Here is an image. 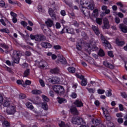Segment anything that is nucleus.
I'll list each match as a JSON object with an SVG mask.
<instances>
[{"instance_id":"nucleus-1","label":"nucleus","mask_w":127,"mask_h":127,"mask_svg":"<svg viewBox=\"0 0 127 127\" xmlns=\"http://www.w3.org/2000/svg\"><path fill=\"white\" fill-rule=\"evenodd\" d=\"M79 8L85 16L92 19L91 14L90 13V10L89 9H90V10L94 9V2H93V0H81Z\"/></svg>"},{"instance_id":"nucleus-2","label":"nucleus","mask_w":127,"mask_h":127,"mask_svg":"<svg viewBox=\"0 0 127 127\" xmlns=\"http://www.w3.org/2000/svg\"><path fill=\"white\" fill-rule=\"evenodd\" d=\"M96 41L94 39H92L89 43H84V49L88 54H90L92 51L97 50L98 48L96 47Z\"/></svg>"},{"instance_id":"nucleus-3","label":"nucleus","mask_w":127,"mask_h":127,"mask_svg":"<svg viewBox=\"0 0 127 127\" xmlns=\"http://www.w3.org/2000/svg\"><path fill=\"white\" fill-rule=\"evenodd\" d=\"M4 99H7V101L8 102V105L7 106H4L7 107V115H14V114L16 112V109H15V106L11 105L10 104V99L8 98L5 97Z\"/></svg>"},{"instance_id":"nucleus-4","label":"nucleus","mask_w":127,"mask_h":127,"mask_svg":"<svg viewBox=\"0 0 127 127\" xmlns=\"http://www.w3.org/2000/svg\"><path fill=\"white\" fill-rule=\"evenodd\" d=\"M33 104H35L37 106H40L41 105L42 109H43L44 111H47L48 110V105L46 102L42 103H39V97H37L34 99L29 100Z\"/></svg>"},{"instance_id":"nucleus-5","label":"nucleus","mask_w":127,"mask_h":127,"mask_svg":"<svg viewBox=\"0 0 127 127\" xmlns=\"http://www.w3.org/2000/svg\"><path fill=\"white\" fill-rule=\"evenodd\" d=\"M92 123L93 125H96V126H98V127H106L105 125L103 124H101V120L98 119H92ZM108 127H115L114 126V123L112 122H110L107 124Z\"/></svg>"},{"instance_id":"nucleus-6","label":"nucleus","mask_w":127,"mask_h":127,"mask_svg":"<svg viewBox=\"0 0 127 127\" xmlns=\"http://www.w3.org/2000/svg\"><path fill=\"white\" fill-rule=\"evenodd\" d=\"M53 89L57 94H59L60 95H63L65 92V89L64 87L61 85H55L53 86Z\"/></svg>"},{"instance_id":"nucleus-7","label":"nucleus","mask_w":127,"mask_h":127,"mask_svg":"<svg viewBox=\"0 0 127 127\" xmlns=\"http://www.w3.org/2000/svg\"><path fill=\"white\" fill-rule=\"evenodd\" d=\"M71 123L74 125H77L78 126L80 125H83V124H85V121L83 120V119L78 117H73L71 120Z\"/></svg>"},{"instance_id":"nucleus-8","label":"nucleus","mask_w":127,"mask_h":127,"mask_svg":"<svg viewBox=\"0 0 127 127\" xmlns=\"http://www.w3.org/2000/svg\"><path fill=\"white\" fill-rule=\"evenodd\" d=\"M101 39L102 41H103L102 42L103 45L105 46L106 49H112V46L111 45V44L106 40L105 37H104L102 34H101Z\"/></svg>"},{"instance_id":"nucleus-9","label":"nucleus","mask_w":127,"mask_h":127,"mask_svg":"<svg viewBox=\"0 0 127 127\" xmlns=\"http://www.w3.org/2000/svg\"><path fill=\"white\" fill-rule=\"evenodd\" d=\"M75 76L77 78H78V79L82 80L81 82V86H87L88 82H87V79L85 78L84 76L82 75V74H79L78 73H76Z\"/></svg>"},{"instance_id":"nucleus-10","label":"nucleus","mask_w":127,"mask_h":127,"mask_svg":"<svg viewBox=\"0 0 127 127\" xmlns=\"http://www.w3.org/2000/svg\"><path fill=\"white\" fill-rule=\"evenodd\" d=\"M30 37L32 40H35L36 41H41L43 40L44 38V36L39 34V35H30Z\"/></svg>"},{"instance_id":"nucleus-11","label":"nucleus","mask_w":127,"mask_h":127,"mask_svg":"<svg viewBox=\"0 0 127 127\" xmlns=\"http://www.w3.org/2000/svg\"><path fill=\"white\" fill-rule=\"evenodd\" d=\"M69 33L70 34H73L74 33V29L72 28H69L68 27H64L61 31V34L63 33Z\"/></svg>"},{"instance_id":"nucleus-12","label":"nucleus","mask_w":127,"mask_h":127,"mask_svg":"<svg viewBox=\"0 0 127 127\" xmlns=\"http://www.w3.org/2000/svg\"><path fill=\"white\" fill-rule=\"evenodd\" d=\"M7 101V98H3V97L0 95V107H1V106L7 107V106H8V101Z\"/></svg>"},{"instance_id":"nucleus-13","label":"nucleus","mask_w":127,"mask_h":127,"mask_svg":"<svg viewBox=\"0 0 127 127\" xmlns=\"http://www.w3.org/2000/svg\"><path fill=\"white\" fill-rule=\"evenodd\" d=\"M33 112L34 113H35V114H38L36 115V118L37 119V120H39V121H41V122H44V119H43V118H42V117H44V116H45V114H42V112H38L36 111V110L34 109Z\"/></svg>"},{"instance_id":"nucleus-14","label":"nucleus","mask_w":127,"mask_h":127,"mask_svg":"<svg viewBox=\"0 0 127 127\" xmlns=\"http://www.w3.org/2000/svg\"><path fill=\"white\" fill-rule=\"evenodd\" d=\"M102 110L106 120H107V121H110V120H111V116H110V114H109L108 110L104 107L102 108Z\"/></svg>"},{"instance_id":"nucleus-15","label":"nucleus","mask_w":127,"mask_h":127,"mask_svg":"<svg viewBox=\"0 0 127 127\" xmlns=\"http://www.w3.org/2000/svg\"><path fill=\"white\" fill-rule=\"evenodd\" d=\"M60 81H61V79L58 77H53L52 78L49 79V82L53 84H58Z\"/></svg>"},{"instance_id":"nucleus-16","label":"nucleus","mask_w":127,"mask_h":127,"mask_svg":"<svg viewBox=\"0 0 127 127\" xmlns=\"http://www.w3.org/2000/svg\"><path fill=\"white\" fill-rule=\"evenodd\" d=\"M58 60L59 62L62 63V64H67V61H66V59L63 57V56L61 54L58 55Z\"/></svg>"},{"instance_id":"nucleus-17","label":"nucleus","mask_w":127,"mask_h":127,"mask_svg":"<svg viewBox=\"0 0 127 127\" xmlns=\"http://www.w3.org/2000/svg\"><path fill=\"white\" fill-rule=\"evenodd\" d=\"M49 14L50 15L51 17H52V19H56V14L55 13L54 10L52 8H49Z\"/></svg>"},{"instance_id":"nucleus-18","label":"nucleus","mask_w":127,"mask_h":127,"mask_svg":"<svg viewBox=\"0 0 127 127\" xmlns=\"http://www.w3.org/2000/svg\"><path fill=\"white\" fill-rule=\"evenodd\" d=\"M13 54L14 55H16L17 58H15L13 59V61L14 63H16L17 64H18L19 63V52L16 51H13Z\"/></svg>"},{"instance_id":"nucleus-19","label":"nucleus","mask_w":127,"mask_h":127,"mask_svg":"<svg viewBox=\"0 0 127 127\" xmlns=\"http://www.w3.org/2000/svg\"><path fill=\"white\" fill-rule=\"evenodd\" d=\"M103 22L104 25V26L103 27V29H105V28L109 29V28H110V23H109V20H108L107 18H104Z\"/></svg>"},{"instance_id":"nucleus-20","label":"nucleus","mask_w":127,"mask_h":127,"mask_svg":"<svg viewBox=\"0 0 127 127\" xmlns=\"http://www.w3.org/2000/svg\"><path fill=\"white\" fill-rule=\"evenodd\" d=\"M103 64L105 67H107V68H109L110 69H114L115 65L112 64H110V63L107 61H105L103 62Z\"/></svg>"},{"instance_id":"nucleus-21","label":"nucleus","mask_w":127,"mask_h":127,"mask_svg":"<svg viewBox=\"0 0 127 127\" xmlns=\"http://www.w3.org/2000/svg\"><path fill=\"white\" fill-rule=\"evenodd\" d=\"M119 28L121 29L122 32L124 33H127V26H125L124 24H120L119 25Z\"/></svg>"},{"instance_id":"nucleus-22","label":"nucleus","mask_w":127,"mask_h":127,"mask_svg":"<svg viewBox=\"0 0 127 127\" xmlns=\"http://www.w3.org/2000/svg\"><path fill=\"white\" fill-rule=\"evenodd\" d=\"M41 45L44 48H51V47H52V45H51V44L45 42H42Z\"/></svg>"},{"instance_id":"nucleus-23","label":"nucleus","mask_w":127,"mask_h":127,"mask_svg":"<svg viewBox=\"0 0 127 127\" xmlns=\"http://www.w3.org/2000/svg\"><path fill=\"white\" fill-rule=\"evenodd\" d=\"M70 110L72 115H76V116L79 115V112H78V110H77V108H76V107H71Z\"/></svg>"},{"instance_id":"nucleus-24","label":"nucleus","mask_w":127,"mask_h":127,"mask_svg":"<svg viewBox=\"0 0 127 127\" xmlns=\"http://www.w3.org/2000/svg\"><path fill=\"white\" fill-rule=\"evenodd\" d=\"M45 23L47 27H52L54 24L53 21L51 19H48L46 21Z\"/></svg>"},{"instance_id":"nucleus-25","label":"nucleus","mask_w":127,"mask_h":127,"mask_svg":"<svg viewBox=\"0 0 127 127\" xmlns=\"http://www.w3.org/2000/svg\"><path fill=\"white\" fill-rule=\"evenodd\" d=\"M74 104L76 106V107H78V108H80L81 107H83V102L81 101V100L78 99L76 100L74 102Z\"/></svg>"},{"instance_id":"nucleus-26","label":"nucleus","mask_w":127,"mask_h":127,"mask_svg":"<svg viewBox=\"0 0 127 127\" xmlns=\"http://www.w3.org/2000/svg\"><path fill=\"white\" fill-rule=\"evenodd\" d=\"M116 44L118 46H123L125 45V41H121L119 39H116Z\"/></svg>"},{"instance_id":"nucleus-27","label":"nucleus","mask_w":127,"mask_h":127,"mask_svg":"<svg viewBox=\"0 0 127 127\" xmlns=\"http://www.w3.org/2000/svg\"><path fill=\"white\" fill-rule=\"evenodd\" d=\"M92 29L96 35H99V34H100V30L98 27H96L95 25H92Z\"/></svg>"},{"instance_id":"nucleus-28","label":"nucleus","mask_w":127,"mask_h":127,"mask_svg":"<svg viewBox=\"0 0 127 127\" xmlns=\"http://www.w3.org/2000/svg\"><path fill=\"white\" fill-rule=\"evenodd\" d=\"M57 101L59 104H63V103H67V100H66V99L60 98V97H58L57 98Z\"/></svg>"},{"instance_id":"nucleus-29","label":"nucleus","mask_w":127,"mask_h":127,"mask_svg":"<svg viewBox=\"0 0 127 127\" xmlns=\"http://www.w3.org/2000/svg\"><path fill=\"white\" fill-rule=\"evenodd\" d=\"M92 15L93 17H98L99 16V10L98 9H95L92 12Z\"/></svg>"},{"instance_id":"nucleus-30","label":"nucleus","mask_w":127,"mask_h":127,"mask_svg":"<svg viewBox=\"0 0 127 127\" xmlns=\"http://www.w3.org/2000/svg\"><path fill=\"white\" fill-rule=\"evenodd\" d=\"M59 125L60 127H71L70 123L65 125V123L62 121H61V123H59Z\"/></svg>"},{"instance_id":"nucleus-31","label":"nucleus","mask_w":127,"mask_h":127,"mask_svg":"<svg viewBox=\"0 0 127 127\" xmlns=\"http://www.w3.org/2000/svg\"><path fill=\"white\" fill-rule=\"evenodd\" d=\"M47 63H46V62H42L41 61L40 62V63H39V67H40V68H41V69H42V68H44V67H45V66H46Z\"/></svg>"},{"instance_id":"nucleus-32","label":"nucleus","mask_w":127,"mask_h":127,"mask_svg":"<svg viewBox=\"0 0 127 127\" xmlns=\"http://www.w3.org/2000/svg\"><path fill=\"white\" fill-rule=\"evenodd\" d=\"M50 72L52 73V74H58L60 71L59 70V68H58V67H56L55 68L51 69Z\"/></svg>"},{"instance_id":"nucleus-33","label":"nucleus","mask_w":127,"mask_h":127,"mask_svg":"<svg viewBox=\"0 0 127 127\" xmlns=\"http://www.w3.org/2000/svg\"><path fill=\"white\" fill-rule=\"evenodd\" d=\"M114 15H115V16H117V15H118V16H119V17L120 18H124V14H123L122 12H114Z\"/></svg>"},{"instance_id":"nucleus-34","label":"nucleus","mask_w":127,"mask_h":127,"mask_svg":"<svg viewBox=\"0 0 127 127\" xmlns=\"http://www.w3.org/2000/svg\"><path fill=\"white\" fill-rule=\"evenodd\" d=\"M26 106L28 109H29V110H33V109H34V107H33L31 103L27 102L26 103Z\"/></svg>"},{"instance_id":"nucleus-35","label":"nucleus","mask_w":127,"mask_h":127,"mask_svg":"<svg viewBox=\"0 0 127 127\" xmlns=\"http://www.w3.org/2000/svg\"><path fill=\"white\" fill-rule=\"evenodd\" d=\"M67 70L69 73H75L76 72V69L74 67H69L67 68Z\"/></svg>"},{"instance_id":"nucleus-36","label":"nucleus","mask_w":127,"mask_h":127,"mask_svg":"<svg viewBox=\"0 0 127 127\" xmlns=\"http://www.w3.org/2000/svg\"><path fill=\"white\" fill-rule=\"evenodd\" d=\"M98 54L99 56L103 57L105 55V52L104 51V50H103V49H100L98 52Z\"/></svg>"},{"instance_id":"nucleus-37","label":"nucleus","mask_w":127,"mask_h":127,"mask_svg":"<svg viewBox=\"0 0 127 127\" xmlns=\"http://www.w3.org/2000/svg\"><path fill=\"white\" fill-rule=\"evenodd\" d=\"M110 12H111L110 10H107L105 12H103L101 13V16H102V17H103V16H105L106 15V14H109V13H110Z\"/></svg>"},{"instance_id":"nucleus-38","label":"nucleus","mask_w":127,"mask_h":127,"mask_svg":"<svg viewBox=\"0 0 127 127\" xmlns=\"http://www.w3.org/2000/svg\"><path fill=\"white\" fill-rule=\"evenodd\" d=\"M32 93L34 95H39V94H41V91L38 90H33L32 91Z\"/></svg>"},{"instance_id":"nucleus-39","label":"nucleus","mask_w":127,"mask_h":127,"mask_svg":"<svg viewBox=\"0 0 127 127\" xmlns=\"http://www.w3.org/2000/svg\"><path fill=\"white\" fill-rule=\"evenodd\" d=\"M96 23L99 25H101L103 23V19L101 18H97L96 19Z\"/></svg>"},{"instance_id":"nucleus-40","label":"nucleus","mask_w":127,"mask_h":127,"mask_svg":"<svg viewBox=\"0 0 127 127\" xmlns=\"http://www.w3.org/2000/svg\"><path fill=\"white\" fill-rule=\"evenodd\" d=\"M89 59L87 60L88 63H90V64H95V61L94 60V59L88 57Z\"/></svg>"},{"instance_id":"nucleus-41","label":"nucleus","mask_w":127,"mask_h":127,"mask_svg":"<svg viewBox=\"0 0 127 127\" xmlns=\"http://www.w3.org/2000/svg\"><path fill=\"white\" fill-rule=\"evenodd\" d=\"M106 95L107 97H111L112 96V90L110 89H108L106 92Z\"/></svg>"},{"instance_id":"nucleus-42","label":"nucleus","mask_w":127,"mask_h":127,"mask_svg":"<svg viewBox=\"0 0 127 127\" xmlns=\"http://www.w3.org/2000/svg\"><path fill=\"white\" fill-rule=\"evenodd\" d=\"M30 73V69H27L24 72L23 77H27Z\"/></svg>"},{"instance_id":"nucleus-43","label":"nucleus","mask_w":127,"mask_h":127,"mask_svg":"<svg viewBox=\"0 0 127 127\" xmlns=\"http://www.w3.org/2000/svg\"><path fill=\"white\" fill-rule=\"evenodd\" d=\"M41 27L42 30H43L44 32H45V31L47 29V26H46V25L44 24H41Z\"/></svg>"},{"instance_id":"nucleus-44","label":"nucleus","mask_w":127,"mask_h":127,"mask_svg":"<svg viewBox=\"0 0 127 127\" xmlns=\"http://www.w3.org/2000/svg\"><path fill=\"white\" fill-rule=\"evenodd\" d=\"M42 98L44 101V102H49V98L47 97V96L45 95H42Z\"/></svg>"},{"instance_id":"nucleus-45","label":"nucleus","mask_w":127,"mask_h":127,"mask_svg":"<svg viewBox=\"0 0 127 127\" xmlns=\"http://www.w3.org/2000/svg\"><path fill=\"white\" fill-rule=\"evenodd\" d=\"M1 32H4L5 33H9V30L7 28H3L0 30Z\"/></svg>"},{"instance_id":"nucleus-46","label":"nucleus","mask_w":127,"mask_h":127,"mask_svg":"<svg viewBox=\"0 0 127 127\" xmlns=\"http://www.w3.org/2000/svg\"><path fill=\"white\" fill-rule=\"evenodd\" d=\"M105 92V90H103V89H98L97 90V93L99 95H103V94H104Z\"/></svg>"},{"instance_id":"nucleus-47","label":"nucleus","mask_w":127,"mask_h":127,"mask_svg":"<svg viewBox=\"0 0 127 127\" xmlns=\"http://www.w3.org/2000/svg\"><path fill=\"white\" fill-rule=\"evenodd\" d=\"M86 89L88 91L89 93H90V94H94V93H95V91H96L95 89L93 88H87Z\"/></svg>"},{"instance_id":"nucleus-48","label":"nucleus","mask_w":127,"mask_h":127,"mask_svg":"<svg viewBox=\"0 0 127 127\" xmlns=\"http://www.w3.org/2000/svg\"><path fill=\"white\" fill-rule=\"evenodd\" d=\"M38 9L40 12H44V11H45V10L42 8L41 5H38Z\"/></svg>"},{"instance_id":"nucleus-49","label":"nucleus","mask_w":127,"mask_h":127,"mask_svg":"<svg viewBox=\"0 0 127 127\" xmlns=\"http://www.w3.org/2000/svg\"><path fill=\"white\" fill-rule=\"evenodd\" d=\"M25 84H22L23 87H25V85H29L31 84V81L29 80H26L25 81Z\"/></svg>"},{"instance_id":"nucleus-50","label":"nucleus","mask_w":127,"mask_h":127,"mask_svg":"<svg viewBox=\"0 0 127 127\" xmlns=\"http://www.w3.org/2000/svg\"><path fill=\"white\" fill-rule=\"evenodd\" d=\"M81 43H77L76 44V49L77 50H79L80 51V50H82V46H81Z\"/></svg>"},{"instance_id":"nucleus-51","label":"nucleus","mask_w":127,"mask_h":127,"mask_svg":"<svg viewBox=\"0 0 127 127\" xmlns=\"http://www.w3.org/2000/svg\"><path fill=\"white\" fill-rule=\"evenodd\" d=\"M2 125L3 127H9V123H8V122L7 121H5L3 122H2Z\"/></svg>"},{"instance_id":"nucleus-52","label":"nucleus","mask_w":127,"mask_h":127,"mask_svg":"<svg viewBox=\"0 0 127 127\" xmlns=\"http://www.w3.org/2000/svg\"><path fill=\"white\" fill-rule=\"evenodd\" d=\"M0 46L1 47H2V48H3L4 49H8V45L5 44H1Z\"/></svg>"},{"instance_id":"nucleus-53","label":"nucleus","mask_w":127,"mask_h":127,"mask_svg":"<svg viewBox=\"0 0 127 127\" xmlns=\"http://www.w3.org/2000/svg\"><path fill=\"white\" fill-rule=\"evenodd\" d=\"M0 46L1 47H2V48H3L4 49H8V45L5 44H1Z\"/></svg>"},{"instance_id":"nucleus-54","label":"nucleus","mask_w":127,"mask_h":127,"mask_svg":"<svg viewBox=\"0 0 127 127\" xmlns=\"http://www.w3.org/2000/svg\"><path fill=\"white\" fill-rule=\"evenodd\" d=\"M101 9L103 11H106V10H110L109 9H108V6H107L106 5H103L101 7Z\"/></svg>"},{"instance_id":"nucleus-55","label":"nucleus","mask_w":127,"mask_h":127,"mask_svg":"<svg viewBox=\"0 0 127 127\" xmlns=\"http://www.w3.org/2000/svg\"><path fill=\"white\" fill-rule=\"evenodd\" d=\"M20 24L23 26V27H26L27 26V22H25V21H22L20 22Z\"/></svg>"},{"instance_id":"nucleus-56","label":"nucleus","mask_w":127,"mask_h":127,"mask_svg":"<svg viewBox=\"0 0 127 127\" xmlns=\"http://www.w3.org/2000/svg\"><path fill=\"white\" fill-rule=\"evenodd\" d=\"M39 83H40L41 86H42V87H45V83H44V81H43V80L40 79Z\"/></svg>"},{"instance_id":"nucleus-57","label":"nucleus","mask_w":127,"mask_h":127,"mask_svg":"<svg viewBox=\"0 0 127 127\" xmlns=\"http://www.w3.org/2000/svg\"><path fill=\"white\" fill-rule=\"evenodd\" d=\"M72 99H76L77 98V94L75 92H72L70 95Z\"/></svg>"},{"instance_id":"nucleus-58","label":"nucleus","mask_w":127,"mask_h":127,"mask_svg":"<svg viewBox=\"0 0 127 127\" xmlns=\"http://www.w3.org/2000/svg\"><path fill=\"white\" fill-rule=\"evenodd\" d=\"M26 96L23 93H21L19 94V99H25Z\"/></svg>"},{"instance_id":"nucleus-59","label":"nucleus","mask_w":127,"mask_h":127,"mask_svg":"<svg viewBox=\"0 0 127 127\" xmlns=\"http://www.w3.org/2000/svg\"><path fill=\"white\" fill-rule=\"evenodd\" d=\"M61 28V24H60V23L57 22L56 23V28H57V29H59Z\"/></svg>"},{"instance_id":"nucleus-60","label":"nucleus","mask_w":127,"mask_h":127,"mask_svg":"<svg viewBox=\"0 0 127 127\" xmlns=\"http://www.w3.org/2000/svg\"><path fill=\"white\" fill-rule=\"evenodd\" d=\"M60 13L62 16H65V15H66V11L65 10H62L60 12Z\"/></svg>"},{"instance_id":"nucleus-61","label":"nucleus","mask_w":127,"mask_h":127,"mask_svg":"<svg viewBox=\"0 0 127 127\" xmlns=\"http://www.w3.org/2000/svg\"><path fill=\"white\" fill-rule=\"evenodd\" d=\"M115 22L116 23L119 24L121 22V20L120 19V18L118 17H116L115 18Z\"/></svg>"},{"instance_id":"nucleus-62","label":"nucleus","mask_w":127,"mask_h":127,"mask_svg":"<svg viewBox=\"0 0 127 127\" xmlns=\"http://www.w3.org/2000/svg\"><path fill=\"white\" fill-rule=\"evenodd\" d=\"M108 55L110 57H113L114 54H113V51H110L108 52Z\"/></svg>"},{"instance_id":"nucleus-63","label":"nucleus","mask_w":127,"mask_h":127,"mask_svg":"<svg viewBox=\"0 0 127 127\" xmlns=\"http://www.w3.org/2000/svg\"><path fill=\"white\" fill-rule=\"evenodd\" d=\"M4 5H5L4 1H3V0L0 1V6H1V7H3Z\"/></svg>"},{"instance_id":"nucleus-64","label":"nucleus","mask_w":127,"mask_h":127,"mask_svg":"<svg viewBox=\"0 0 127 127\" xmlns=\"http://www.w3.org/2000/svg\"><path fill=\"white\" fill-rule=\"evenodd\" d=\"M10 15H11L12 16V17H16L17 16V14H16V13L11 11L10 13Z\"/></svg>"}]
</instances>
